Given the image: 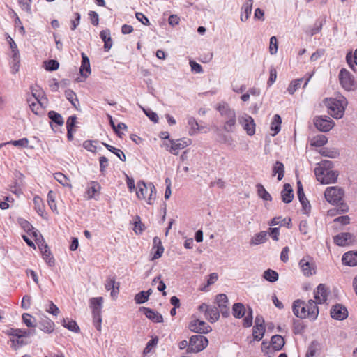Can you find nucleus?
<instances>
[{
  "mask_svg": "<svg viewBox=\"0 0 357 357\" xmlns=\"http://www.w3.org/2000/svg\"><path fill=\"white\" fill-rule=\"evenodd\" d=\"M294 314L301 319L308 318L311 321L317 319L319 315V308L314 300H309L307 303L301 300H296L293 303Z\"/></svg>",
  "mask_w": 357,
  "mask_h": 357,
  "instance_id": "f257e3e1",
  "label": "nucleus"
},
{
  "mask_svg": "<svg viewBox=\"0 0 357 357\" xmlns=\"http://www.w3.org/2000/svg\"><path fill=\"white\" fill-rule=\"evenodd\" d=\"M216 109L223 118L222 129L228 133L234 132L236 127V114L228 103L222 102L216 106Z\"/></svg>",
  "mask_w": 357,
  "mask_h": 357,
  "instance_id": "f03ea898",
  "label": "nucleus"
},
{
  "mask_svg": "<svg viewBox=\"0 0 357 357\" xmlns=\"http://www.w3.org/2000/svg\"><path fill=\"white\" fill-rule=\"evenodd\" d=\"M325 103L328 109L330 115L338 119L342 118L344 115L347 101L344 97H342L339 100L333 98L326 99Z\"/></svg>",
  "mask_w": 357,
  "mask_h": 357,
  "instance_id": "7ed1b4c3",
  "label": "nucleus"
},
{
  "mask_svg": "<svg viewBox=\"0 0 357 357\" xmlns=\"http://www.w3.org/2000/svg\"><path fill=\"white\" fill-rule=\"evenodd\" d=\"M232 311L234 317L237 319H241L246 314L243 320V327L248 328L252 325L253 312L251 307H248L246 310L243 303H236L233 305Z\"/></svg>",
  "mask_w": 357,
  "mask_h": 357,
  "instance_id": "20e7f679",
  "label": "nucleus"
},
{
  "mask_svg": "<svg viewBox=\"0 0 357 357\" xmlns=\"http://www.w3.org/2000/svg\"><path fill=\"white\" fill-rule=\"evenodd\" d=\"M208 344V339L205 336L201 334L193 335L190 338L187 353H198L204 350Z\"/></svg>",
  "mask_w": 357,
  "mask_h": 357,
  "instance_id": "39448f33",
  "label": "nucleus"
},
{
  "mask_svg": "<svg viewBox=\"0 0 357 357\" xmlns=\"http://www.w3.org/2000/svg\"><path fill=\"white\" fill-rule=\"evenodd\" d=\"M36 88H38V86H31V90L32 93V96L33 98H30L27 99V102L29 105V107L31 109L32 112L36 115L42 116L43 114V103L39 100L40 94H37L38 90Z\"/></svg>",
  "mask_w": 357,
  "mask_h": 357,
  "instance_id": "423d86ee",
  "label": "nucleus"
},
{
  "mask_svg": "<svg viewBox=\"0 0 357 357\" xmlns=\"http://www.w3.org/2000/svg\"><path fill=\"white\" fill-rule=\"evenodd\" d=\"M314 174L317 181L322 184H328L335 183L337 181L338 174L336 171H325L321 168H315Z\"/></svg>",
  "mask_w": 357,
  "mask_h": 357,
  "instance_id": "0eeeda50",
  "label": "nucleus"
},
{
  "mask_svg": "<svg viewBox=\"0 0 357 357\" xmlns=\"http://www.w3.org/2000/svg\"><path fill=\"white\" fill-rule=\"evenodd\" d=\"M339 80L341 86L347 91H352L355 87L354 76L345 68H342L339 73Z\"/></svg>",
  "mask_w": 357,
  "mask_h": 357,
  "instance_id": "6e6552de",
  "label": "nucleus"
},
{
  "mask_svg": "<svg viewBox=\"0 0 357 357\" xmlns=\"http://www.w3.org/2000/svg\"><path fill=\"white\" fill-rule=\"evenodd\" d=\"M314 124L317 130L326 132L335 126L334 121L327 116H317L314 118Z\"/></svg>",
  "mask_w": 357,
  "mask_h": 357,
  "instance_id": "1a4fd4ad",
  "label": "nucleus"
},
{
  "mask_svg": "<svg viewBox=\"0 0 357 357\" xmlns=\"http://www.w3.org/2000/svg\"><path fill=\"white\" fill-rule=\"evenodd\" d=\"M343 195L344 191L337 187H328L324 192L326 199L333 204H337L342 200Z\"/></svg>",
  "mask_w": 357,
  "mask_h": 357,
  "instance_id": "9d476101",
  "label": "nucleus"
},
{
  "mask_svg": "<svg viewBox=\"0 0 357 357\" xmlns=\"http://www.w3.org/2000/svg\"><path fill=\"white\" fill-rule=\"evenodd\" d=\"M238 122L242 126L247 135L249 136L255 135L256 124L252 116L247 114H244L238 117Z\"/></svg>",
  "mask_w": 357,
  "mask_h": 357,
  "instance_id": "9b49d317",
  "label": "nucleus"
},
{
  "mask_svg": "<svg viewBox=\"0 0 357 357\" xmlns=\"http://www.w3.org/2000/svg\"><path fill=\"white\" fill-rule=\"evenodd\" d=\"M170 146L167 143L166 146H169V151L176 155L178 151L191 144V139L188 138H181L176 140L169 139Z\"/></svg>",
  "mask_w": 357,
  "mask_h": 357,
  "instance_id": "f8f14e48",
  "label": "nucleus"
},
{
  "mask_svg": "<svg viewBox=\"0 0 357 357\" xmlns=\"http://www.w3.org/2000/svg\"><path fill=\"white\" fill-rule=\"evenodd\" d=\"M228 298L225 294H220L215 296V303L217 307L224 317H228L230 314L229 307H228Z\"/></svg>",
  "mask_w": 357,
  "mask_h": 357,
  "instance_id": "ddd939ff",
  "label": "nucleus"
},
{
  "mask_svg": "<svg viewBox=\"0 0 357 357\" xmlns=\"http://www.w3.org/2000/svg\"><path fill=\"white\" fill-rule=\"evenodd\" d=\"M189 329L196 333H208L211 331V327L204 321L195 319L189 323Z\"/></svg>",
  "mask_w": 357,
  "mask_h": 357,
  "instance_id": "4468645a",
  "label": "nucleus"
},
{
  "mask_svg": "<svg viewBox=\"0 0 357 357\" xmlns=\"http://www.w3.org/2000/svg\"><path fill=\"white\" fill-rule=\"evenodd\" d=\"M255 325L253 327V338L255 340L260 341L264 335V319L261 315H257L255 320Z\"/></svg>",
  "mask_w": 357,
  "mask_h": 357,
  "instance_id": "2eb2a0df",
  "label": "nucleus"
},
{
  "mask_svg": "<svg viewBox=\"0 0 357 357\" xmlns=\"http://www.w3.org/2000/svg\"><path fill=\"white\" fill-rule=\"evenodd\" d=\"M331 316L336 320H344L348 317V311L342 305L337 304L332 307Z\"/></svg>",
  "mask_w": 357,
  "mask_h": 357,
  "instance_id": "dca6fc26",
  "label": "nucleus"
},
{
  "mask_svg": "<svg viewBox=\"0 0 357 357\" xmlns=\"http://www.w3.org/2000/svg\"><path fill=\"white\" fill-rule=\"evenodd\" d=\"M354 239V236L349 232H342L333 237L334 243L339 246L349 245Z\"/></svg>",
  "mask_w": 357,
  "mask_h": 357,
  "instance_id": "f3484780",
  "label": "nucleus"
},
{
  "mask_svg": "<svg viewBox=\"0 0 357 357\" xmlns=\"http://www.w3.org/2000/svg\"><path fill=\"white\" fill-rule=\"evenodd\" d=\"M316 303H323L327 300L328 291L324 284H319L314 292Z\"/></svg>",
  "mask_w": 357,
  "mask_h": 357,
  "instance_id": "a211bd4d",
  "label": "nucleus"
},
{
  "mask_svg": "<svg viewBox=\"0 0 357 357\" xmlns=\"http://www.w3.org/2000/svg\"><path fill=\"white\" fill-rule=\"evenodd\" d=\"M119 282H116L114 275L109 276L106 280L105 286L107 291H111V296L115 298L119 292Z\"/></svg>",
  "mask_w": 357,
  "mask_h": 357,
  "instance_id": "6ab92c4d",
  "label": "nucleus"
},
{
  "mask_svg": "<svg viewBox=\"0 0 357 357\" xmlns=\"http://www.w3.org/2000/svg\"><path fill=\"white\" fill-rule=\"evenodd\" d=\"M140 311L143 312L145 316L153 322L155 323H162L163 322V317L161 314L159 312L154 311L152 309L142 307H140Z\"/></svg>",
  "mask_w": 357,
  "mask_h": 357,
  "instance_id": "aec40b11",
  "label": "nucleus"
},
{
  "mask_svg": "<svg viewBox=\"0 0 357 357\" xmlns=\"http://www.w3.org/2000/svg\"><path fill=\"white\" fill-rule=\"evenodd\" d=\"M300 268L305 276H310L315 273V266L312 262H310L305 258H303L299 261Z\"/></svg>",
  "mask_w": 357,
  "mask_h": 357,
  "instance_id": "412c9836",
  "label": "nucleus"
},
{
  "mask_svg": "<svg viewBox=\"0 0 357 357\" xmlns=\"http://www.w3.org/2000/svg\"><path fill=\"white\" fill-rule=\"evenodd\" d=\"M281 198L284 203L289 204L291 202L294 198L293 188L289 183H285L281 191Z\"/></svg>",
  "mask_w": 357,
  "mask_h": 357,
  "instance_id": "4be33fe9",
  "label": "nucleus"
},
{
  "mask_svg": "<svg viewBox=\"0 0 357 357\" xmlns=\"http://www.w3.org/2000/svg\"><path fill=\"white\" fill-rule=\"evenodd\" d=\"M253 0H246L241 8V20L242 22L247 21L252 10Z\"/></svg>",
  "mask_w": 357,
  "mask_h": 357,
  "instance_id": "5701e85b",
  "label": "nucleus"
},
{
  "mask_svg": "<svg viewBox=\"0 0 357 357\" xmlns=\"http://www.w3.org/2000/svg\"><path fill=\"white\" fill-rule=\"evenodd\" d=\"M153 248L152 250H155L154 252V254L151 258V260H155L157 259H159L162 257L163 252H164V247L162 244L161 240L160 238L155 236L153 238Z\"/></svg>",
  "mask_w": 357,
  "mask_h": 357,
  "instance_id": "b1692460",
  "label": "nucleus"
},
{
  "mask_svg": "<svg viewBox=\"0 0 357 357\" xmlns=\"http://www.w3.org/2000/svg\"><path fill=\"white\" fill-rule=\"evenodd\" d=\"M103 303L102 297L92 298L90 304L92 308L93 317L101 315V308Z\"/></svg>",
  "mask_w": 357,
  "mask_h": 357,
  "instance_id": "393cba45",
  "label": "nucleus"
},
{
  "mask_svg": "<svg viewBox=\"0 0 357 357\" xmlns=\"http://www.w3.org/2000/svg\"><path fill=\"white\" fill-rule=\"evenodd\" d=\"M81 55L82 60L79 72L82 76L87 77L91 73L89 59L84 52H82Z\"/></svg>",
  "mask_w": 357,
  "mask_h": 357,
  "instance_id": "a878e982",
  "label": "nucleus"
},
{
  "mask_svg": "<svg viewBox=\"0 0 357 357\" xmlns=\"http://www.w3.org/2000/svg\"><path fill=\"white\" fill-rule=\"evenodd\" d=\"M342 263L349 266L357 265V252L349 251L344 253L342 258Z\"/></svg>",
  "mask_w": 357,
  "mask_h": 357,
  "instance_id": "bb28decb",
  "label": "nucleus"
},
{
  "mask_svg": "<svg viewBox=\"0 0 357 357\" xmlns=\"http://www.w3.org/2000/svg\"><path fill=\"white\" fill-rule=\"evenodd\" d=\"M220 312L215 305H209L208 310L206 312L205 317L211 323L217 321L220 318Z\"/></svg>",
  "mask_w": 357,
  "mask_h": 357,
  "instance_id": "cd10ccee",
  "label": "nucleus"
},
{
  "mask_svg": "<svg viewBox=\"0 0 357 357\" xmlns=\"http://www.w3.org/2000/svg\"><path fill=\"white\" fill-rule=\"evenodd\" d=\"M39 328L46 333H51L54 329V323L48 317H45L39 322Z\"/></svg>",
  "mask_w": 357,
  "mask_h": 357,
  "instance_id": "c85d7f7f",
  "label": "nucleus"
},
{
  "mask_svg": "<svg viewBox=\"0 0 357 357\" xmlns=\"http://www.w3.org/2000/svg\"><path fill=\"white\" fill-rule=\"evenodd\" d=\"M42 246L43 248H40L42 254H43V258L45 261V262L50 266H54L55 264V261L54 257L52 255L51 251L47 246V244L43 245L42 244Z\"/></svg>",
  "mask_w": 357,
  "mask_h": 357,
  "instance_id": "c756f323",
  "label": "nucleus"
},
{
  "mask_svg": "<svg viewBox=\"0 0 357 357\" xmlns=\"http://www.w3.org/2000/svg\"><path fill=\"white\" fill-rule=\"evenodd\" d=\"M48 118L51 120L50 126L52 130H54V126L52 123H55L57 126H61L64 123V120L62 116L58 112L51 110L47 114Z\"/></svg>",
  "mask_w": 357,
  "mask_h": 357,
  "instance_id": "7c9ffc66",
  "label": "nucleus"
},
{
  "mask_svg": "<svg viewBox=\"0 0 357 357\" xmlns=\"http://www.w3.org/2000/svg\"><path fill=\"white\" fill-rule=\"evenodd\" d=\"M6 40L10 45V48L13 53L12 58L13 61L18 62L20 59V53L15 42L8 34H6Z\"/></svg>",
  "mask_w": 357,
  "mask_h": 357,
  "instance_id": "2f4dec72",
  "label": "nucleus"
},
{
  "mask_svg": "<svg viewBox=\"0 0 357 357\" xmlns=\"http://www.w3.org/2000/svg\"><path fill=\"white\" fill-rule=\"evenodd\" d=\"M101 188L100 185L97 181H91L89 183V186L86 189V194L89 199L93 198L97 192L100 191Z\"/></svg>",
  "mask_w": 357,
  "mask_h": 357,
  "instance_id": "473e14b6",
  "label": "nucleus"
},
{
  "mask_svg": "<svg viewBox=\"0 0 357 357\" xmlns=\"http://www.w3.org/2000/svg\"><path fill=\"white\" fill-rule=\"evenodd\" d=\"M149 192V184H146L144 181H139L137 183V190L136 192L137 197L139 199H146V195Z\"/></svg>",
  "mask_w": 357,
  "mask_h": 357,
  "instance_id": "72a5a7b5",
  "label": "nucleus"
},
{
  "mask_svg": "<svg viewBox=\"0 0 357 357\" xmlns=\"http://www.w3.org/2000/svg\"><path fill=\"white\" fill-rule=\"evenodd\" d=\"M271 344L275 351H280L284 344V340L281 335H275L271 337Z\"/></svg>",
  "mask_w": 357,
  "mask_h": 357,
  "instance_id": "f704fd0d",
  "label": "nucleus"
},
{
  "mask_svg": "<svg viewBox=\"0 0 357 357\" xmlns=\"http://www.w3.org/2000/svg\"><path fill=\"white\" fill-rule=\"evenodd\" d=\"M267 240V232L260 231L256 234L250 240V244L257 245L264 243Z\"/></svg>",
  "mask_w": 357,
  "mask_h": 357,
  "instance_id": "c9c22d12",
  "label": "nucleus"
},
{
  "mask_svg": "<svg viewBox=\"0 0 357 357\" xmlns=\"http://www.w3.org/2000/svg\"><path fill=\"white\" fill-rule=\"evenodd\" d=\"M257 195L264 201H271L272 197L261 183L256 185Z\"/></svg>",
  "mask_w": 357,
  "mask_h": 357,
  "instance_id": "e433bc0d",
  "label": "nucleus"
},
{
  "mask_svg": "<svg viewBox=\"0 0 357 357\" xmlns=\"http://www.w3.org/2000/svg\"><path fill=\"white\" fill-rule=\"evenodd\" d=\"M281 123L282 119L280 116L279 114H275L273 116L271 126V130L274 132V133L272 135L273 136H275L280 131Z\"/></svg>",
  "mask_w": 357,
  "mask_h": 357,
  "instance_id": "4c0bfd02",
  "label": "nucleus"
},
{
  "mask_svg": "<svg viewBox=\"0 0 357 357\" xmlns=\"http://www.w3.org/2000/svg\"><path fill=\"white\" fill-rule=\"evenodd\" d=\"M346 61L349 68L356 72L355 66H357V49L354 51V54L351 52L347 54Z\"/></svg>",
  "mask_w": 357,
  "mask_h": 357,
  "instance_id": "58836bf2",
  "label": "nucleus"
},
{
  "mask_svg": "<svg viewBox=\"0 0 357 357\" xmlns=\"http://www.w3.org/2000/svg\"><path fill=\"white\" fill-rule=\"evenodd\" d=\"M273 176L278 174V180L281 181L284 174V166L280 161H276L273 168Z\"/></svg>",
  "mask_w": 357,
  "mask_h": 357,
  "instance_id": "ea45409f",
  "label": "nucleus"
},
{
  "mask_svg": "<svg viewBox=\"0 0 357 357\" xmlns=\"http://www.w3.org/2000/svg\"><path fill=\"white\" fill-rule=\"evenodd\" d=\"M62 325L69 331H73L74 333H79L80 331L79 327L77 324V322L74 320L64 319Z\"/></svg>",
  "mask_w": 357,
  "mask_h": 357,
  "instance_id": "a19ab883",
  "label": "nucleus"
},
{
  "mask_svg": "<svg viewBox=\"0 0 357 357\" xmlns=\"http://www.w3.org/2000/svg\"><path fill=\"white\" fill-rule=\"evenodd\" d=\"M264 278L271 282H275L278 280V273L272 269H268L264 272Z\"/></svg>",
  "mask_w": 357,
  "mask_h": 357,
  "instance_id": "79ce46f5",
  "label": "nucleus"
},
{
  "mask_svg": "<svg viewBox=\"0 0 357 357\" xmlns=\"http://www.w3.org/2000/svg\"><path fill=\"white\" fill-rule=\"evenodd\" d=\"M34 208L38 215H42L44 212L45 206L42 198L36 195L33 198Z\"/></svg>",
  "mask_w": 357,
  "mask_h": 357,
  "instance_id": "37998d69",
  "label": "nucleus"
},
{
  "mask_svg": "<svg viewBox=\"0 0 357 357\" xmlns=\"http://www.w3.org/2000/svg\"><path fill=\"white\" fill-rule=\"evenodd\" d=\"M327 138L325 135H317L311 140V146L315 147H321L327 143Z\"/></svg>",
  "mask_w": 357,
  "mask_h": 357,
  "instance_id": "c03bdc74",
  "label": "nucleus"
},
{
  "mask_svg": "<svg viewBox=\"0 0 357 357\" xmlns=\"http://www.w3.org/2000/svg\"><path fill=\"white\" fill-rule=\"evenodd\" d=\"M11 342V347L14 350H17L22 346L26 345L29 344V342L22 337H17L10 339Z\"/></svg>",
  "mask_w": 357,
  "mask_h": 357,
  "instance_id": "a18cd8bd",
  "label": "nucleus"
},
{
  "mask_svg": "<svg viewBox=\"0 0 357 357\" xmlns=\"http://www.w3.org/2000/svg\"><path fill=\"white\" fill-rule=\"evenodd\" d=\"M103 145L107 148L108 151L115 154L121 161L124 162L126 160V155L123 153V152L115 148L109 144H107L106 143H103Z\"/></svg>",
  "mask_w": 357,
  "mask_h": 357,
  "instance_id": "49530a36",
  "label": "nucleus"
},
{
  "mask_svg": "<svg viewBox=\"0 0 357 357\" xmlns=\"http://www.w3.org/2000/svg\"><path fill=\"white\" fill-rule=\"evenodd\" d=\"M303 82V78L296 79L291 81L287 88V91L289 92V93L291 95L294 94L296 91V90L300 87Z\"/></svg>",
  "mask_w": 357,
  "mask_h": 357,
  "instance_id": "de8ad7c7",
  "label": "nucleus"
},
{
  "mask_svg": "<svg viewBox=\"0 0 357 357\" xmlns=\"http://www.w3.org/2000/svg\"><path fill=\"white\" fill-rule=\"evenodd\" d=\"M319 342L316 340L312 341L307 348L305 357H314L317 351L319 349Z\"/></svg>",
  "mask_w": 357,
  "mask_h": 357,
  "instance_id": "09e8293b",
  "label": "nucleus"
},
{
  "mask_svg": "<svg viewBox=\"0 0 357 357\" xmlns=\"http://www.w3.org/2000/svg\"><path fill=\"white\" fill-rule=\"evenodd\" d=\"M22 321L27 327L32 328L36 326V319L28 313L22 314Z\"/></svg>",
  "mask_w": 357,
  "mask_h": 357,
  "instance_id": "8fccbe9b",
  "label": "nucleus"
},
{
  "mask_svg": "<svg viewBox=\"0 0 357 357\" xmlns=\"http://www.w3.org/2000/svg\"><path fill=\"white\" fill-rule=\"evenodd\" d=\"M188 123L191 127V129L189 131L190 135H195L200 130L199 124L194 117H190L188 120Z\"/></svg>",
  "mask_w": 357,
  "mask_h": 357,
  "instance_id": "3c124183",
  "label": "nucleus"
},
{
  "mask_svg": "<svg viewBox=\"0 0 357 357\" xmlns=\"http://www.w3.org/2000/svg\"><path fill=\"white\" fill-rule=\"evenodd\" d=\"M54 178L63 186H70L68 178L61 172H56L54 174Z\"/></svg>",
  "mask_w": 357,
  "mask_h": 357,
  "instance_id": "603ef678",
  "label": "nucleus"
},
{
  "mask_svg": "<svg viewBox=\"0 0 357 357\" xmlns=\"http://www.w3.org/2000/svg\"><path fill=\"white\" fill-rule=\"evenodd\" d=\"M47 203L52 211H57L55 202V193L52 190H50L47 194Z\"/></svg>",
  "mask_w": 357,
  "mask_h": 357,
  "instance_id": "864d4df0",
  "label": "nucleus"
},
{
  "mask_svg": "<svg viewBox=\"0 0 357 357\" xmlns=\"http://www.w3.org/2000/svg\"><path fill=\"white\" fill-rule=\"evenodd\" d=\"M321 155L330 158H335L339 155V152L335 149H324L321 152Z\"/></svg>",
  "mask_w": 357,
  "mask_h": 357,
  "instance_id": "5fc2aeb1",
  "label": "nucleus"
},
{
  "mask_svg": "<svg viewBox=\"0 0 357 357\" xmlns=\"http://www.w3.org/2000/svg\"><path fill=\"white\" fill-rule=\"evenodd\" d=\"M134 231L136 234H142L145 229L144 225L141 222V218L139 215H136L134 222Z\"/></svg>",
  "mask_w": 357,
  "mask_h": 357,
  "instance_id": "6e6d98bb",
  "label": "nucleus"
},
{
  "mask_svg": "<svg viewBox=\"0 0 357 357\" xmlns=\"http://www.w3.org/2000/svg\"><path fill=\"white\" fill-rule=\"evenodd\" d=\"M141 108L142 109V110L144 112V114H146V116L151 121H153V123H158V122L159 118L158 116V114L155 112L152 111L149 108L146 109V108H144L142 107H141Z\"/></svg>",
  "mask_w": 357,
  "mask_h": 357,
  "instance_id": "4d7b16f0",
  "label": "nucleus"
},
{
  "mask_svg": "<svg viewBox=\"0 0 357 357\" xmlns=\"http://www.w3.org/2000/svg\"><path fill=\"white\" fill-rule=\"evenodd\" d=\"M66 98L70 102V103L77 107L76 102H78L76 93L72 90H67L65 91Z\"/></svg>",
  "mask_w": 357,
  "mask_h": 357,
  "instance_id": "13d9d810",
  "label": "nucleus"
},
{
  "mask_svg": "<svg viewBox=\"0 0 357 357\" xmlns=\"http://www.w3.org/2000/svg\"><path fill=\"white\" fill-rule=\"evenodd\" d=\"M45 69L48 71H54L59 68V63L54 59H50L45 62Z\"/></svg>",
  "mask_w": 357,
  "mask_h": 357,
  "instance_id": "bf43d9fd",
  "label": "nucleus"
},
{
  "mask_svg": "<svg viewBox=\"0 0 357 357\" xmlns=\"http://www.w3.org/2000/svg\"><path fill=\"white\" fill-rule=\"evenodd\" d=\"M149 191H150V194L147 199V204H152V200H154L156 196V188L152 183H149Z\"/></svg>",
  "mask_w": 357,
  "mask_h": 357,
  "instance_id": "052dcab7",
  "label": "nucleus"
},
{
  "mask_svg": "<svg viewBox=\"0 0 357 357\" xmlns=\"http://www.w3.org/2000/svg\"><path fill=\"white\" fill-rule=\"evenodd\" d=\"M6 144H10L15 146L27 147L29 144V139L24 137L18 140H12Z\"/></svg>",
  "mask_w": 357,
  "mask_h": 357,
  "instance_id": "680f3d73",
  "label": "nucleus"
},
{
  "mask_svg": "<svg viewBox=\"0 0 357 357\" xmlns=\"http://www.w3.org/2000/svg\"><path fill=\"white\" fill-rule=\"evenodd\" d=\"M149 300V298L145 294L144 291H142L137 294L135 296V301L137 304H143Z\"/></svg>",
  "mask_w": 357,
  "mask_h": 357,
  "instance_id": "e2e57ef3",
  "label": "nucleus"
},
{
  "mask_svg": "<svg viewBox=\"0 0 357 357\" xmlns=\"http://www.w3.org/2000/svg\"><path fill=\"white\" fill-rule=\"evenodd\" d=\"M278 40L275 36H272L270 38V46H269V51L271 54L273 55L275 54L278 52Z\"/></svg>",
  "mask_w": 357,
  "mask_h": 357,
  "instance_id": "0e129e2a",
  "label": "nucleus"
},
{
  "mask_svg": "<svg viewBox=\"0 0 357 357\" xmlns=\"http://www.w3.org/2000/svg\"><path fill=\"white\" fill-rule=\"evenodd\" d=\"M304 330V326L300 320L294 319L293 331L295 334H301Z\"/></svg>",
  "mask_w": 357,
  "mask_h": 357,
  "instance_id": "69168bd1",
  "label": "nucleus"
},
{
  "mask_svg": "<svg viewBox=\"0 0 357 357\" xmlns=\"http://www.w3.org/2000/svg\"><path fill=\"white\" fill-rule=\"evenodd\" d=\"M18 2L23 10L27 12L28 13H31V4L32 0H18Z\"/></svg>",
  "mask_w": 357,
  "mask_h": 357,
  "instance_id": "338daca9",
  "label": "nucleus"
},
{
  "mask_svg": "<svg viewBox=\"0 0 357 357\" xmlns=\"http://www.w3.org/2000/svg\"><path fill=\"white\" fill-rule=\"evenodd\" d=\"M333 167V164L332 161L330 160H323L319 164L317 168H321L323 172L325 171H331Z\"/></svg>",
  "mask_w": 357,
  "mask_h": 357,
  "instance_id": "774afa93",
  "label": "nucleus"
}]
</instances>
